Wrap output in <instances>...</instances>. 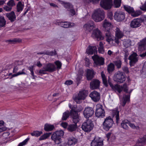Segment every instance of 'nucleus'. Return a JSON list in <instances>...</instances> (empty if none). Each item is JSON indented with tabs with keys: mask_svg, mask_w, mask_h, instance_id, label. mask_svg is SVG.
<instances>
[{
	"mask_svg": "<svg viewBox=\"0 0 146 146\" xmlns=\"http://www.w3.org/2000/svg\"><path fill=\"white\" fill-rule=\"evenodd\" d=\"M103 27L105 29V35L106 41L109 43L113 40V36L110 33L112 25L111 23L105 19L103 22Z\"/></svg>",
	"mask_w": 146,
	"mask_h": 146,
	"instance_id": "1",
	"label": "nucleus"
},
{
	"mask_svg": "<svg viewBox=\"0 0 146 146\" xmlns=\"http://www.w3.org/2000/svg\"><path fill=\"white\" fill-rule=\"evenodd\" d=\"M126 78V75L123 72L118 71L114 74L113 80L117 83L121 84L125 81Z\"/></svg>",
	"mask_w": 146,
	"mask_h": 146,
	"instance_id": "2",
	"label": "nucleus"
},
{
	"mask_svg": "<svg viewBox=\"0 0 146 146\" xmlns=\"http://www.w3.org/2000/svg\"><path fill=\"white\" fill-rule=\"evenodd\" d=\"M114 124L113 119L110 116L105 119L102 124L103 129L105 131H108L112 127Z\"/></svg>",
	"mask_w": 146,
	"mask_h": 146,
	"instance_id": "3",
	"label": "nucleus"
},
{
	"mask_svg": "<svg viewBox=\"0 0 146 146\" xmlns=\"http://www.w3.org/2000/svg\"><path fill=\"white\" fill-rule=\"evenodd\" d=\"M64 134V132L62 130L57 131L54 132L52 135L51 138L55 144H59L61 142V137Z\"/></svg>",
	"mask_w": 146,
	"mask_h": 146,
	"instance_id": "4",
	"label": "nucleus"
},
{
	"mask_svg": "<svg viewBox=\"0 0 146 146\" xmlns=\"http://www.w3.org/2000/svg\"><path fill=\"white\" fill-rule=\"evenodd\" d=\"M104 13L103 10L100 9L95 10L92 15L93 19L96 22L101 21L104 18Z\"/></svg>",
	"mask_w": 146,
	"mask_h": 146,
	"instance_id": "5",
	"label": "nucleus"
},
{
	"mask_svg": "<svg viewBox=\"0 0 146 146\" xmlns=\"http://www.w3.org/2000/svg\"><path fill=\"white\" fill-rule=\"evenodd\" d=\"M94 127L93 121L91 119H88L83 123L81 128L85 132H89L92 130Z\"/></svg>",
	"mask_w": 146,
	"mask_h": 146,
	"instance_id": "6",
	"label": "nucleus"
},
{
	"mask_svg": "<svg viewBox=\"0 0 146 146\" xmlns=\"http://www.w3.org/2000/svg\"><path fill=\"white\" fill-rule=\"evenodd\" d=\"M88 91L83 90L79 92L78 95L74 97L73 100L77 103L80 104L81 100H84L88 96Z\"/></svg>",
	"mask_w": 146,
	"mask_h": 146,
	"instance_id": "7",
	"label": "nucleus"
},
{
	"mask_svg": "<svg viewBox=\"0 0 146 146\" xmlns=\"http://www.w3.org/2000/svg\"><path fill=\"white\" fill-rule=\"evenodd\" d=\"M92 58L94 61V63L97 66L103 65L104 64V59L102 57L94 55L92 56Z\"/></svg>",
	"mask_w": 146,
	"mask_h": 146,
	"instance_id": "8",
	"label": "nucleus"
},
{
	"mask_svg": "<svg viewBox=\"0 0 146 146\" xmlns=\"http://www.w3.org/2000/svg\"><path fill=\"white\" fill-rule=\"evenodd\" d=\"M91 36L93 38L96 39L98 41L103 40L104 39L101 32L98 28L94 30Z\"/></svg>",
	"mask_w": 146,
	"mask_h": 146,
	"instance_id": "9",
	"label": "nucleus"
},
{
	"mask_svg": "<svg viewBox=\"0 0 146 146\" xmlns=\"http://www.w3.org/2000/svg\"><path fill=\"white\" fill-rule=\"evenodd\" d=\"M95 27L94 22L90 21L84 25L83 28L86 32L88 33L92 31Z\"/></svg>",
	"mask_w": 146,
	"mask_h": 146,
	"instance_id": "10",
	"label": "nucleus"
},
{
	"mask_svg": "<svg viewBox=\"0 0 146 146\" xmlns=\"http://www.w3.org/2000/svg\"><path fill=\"white\" fill-rule=\"evenodd\" d=\"M112 3V0H102L100 5L101 7L106 9L111 8Z\"/></svg>",
	"mask_w": 146,
	"mask_h": 146,
	"instance_id": "11",
	"label": "nucleus"
},
{
	"mask_svg": "<svg viewBox=\"0 0 146 146\" xmlns=\"http://www.w3.org/2000/svg\"><path fill=\"white\" fill-rule=\"evenodd\" d=\"M94 111L92 108L89 107H86L83 112L84 117L87 118L91 117L94 114Z\"/></svg>",
	"mask_w": 146,
	"mask_h": 146,
	"instance_id": "12",
	"label": "nucleus"
},
{
	"mask_svg": "<svg viewBox=\"0 0 146 146\" xmlns=\"http://www.w3.org/2000/svg\"><path fill=\"white\" fill-rule=\"evenodd\" d=\"M100 82L97 79H94L90 82V88L92 90H96L100 88Z\"/></svg>",
	"mask_w": 146,
	"mask_h": 146,
	"instance_id": "13",
	"label": "nucleus"
},
{
	"mask_svg": "<svg viewBox=\"0 0 146 146\" xmlns=\"http://www.w3.org/2000/svg\"><path fill=\"white\" fill-rule=\"evenodd\" d=\"M125 15L124 13L122 11H117L115 13L114 18L117 21H121L125 19Z\"/></svg>",
	"mask_w": 146,
	"mask_h": 146,
	"instance_id": "14",
	"label": "nucleus"
},
{
	"mask_svg": "<svg viewBox=\"0 0 146 146\" xmlns=\"http://www.w3.org/2000/svg\"><path fill=\"white\" fill-rule=\"evenodd\" d=\"M142 21L140 18L134 19L131 22L130 27L133 28H136L140 27L141 25Z\"/></svg>",
	"mask_w": 146,
	"mask_h": 146,
	"instance_id": "15",
	"label": "nucleus"
},
{
	"mask_svg": "<svg viewBox=\"0 0 146 146\" xmlns=\"http://www.w3.org/2000/svg\"><path fill=\"white\" fill-rule=\"evenodd\" d=\"M108 83L112 89L116 92L119 95L122 91V88L121 86L118 84H116L114 85L109 81H108Z\"/></svg>",
	"mask_w": 146,
	"mask_h": 146,
	"instance_id": "16",
	"label": "nucleus"
},
{
	"mask_svg": "<svg viewBox=\"0 0 146 146\" xmlns=\"http://www.w3.org/2000/svg\"><path fill=\"white\" fill-rule=\"evenodd\" d=\"M89 96L95 102H97L100 99V93L94 90L92 92L89 94Z\"/></svg>",
	"mask_w": 146,
	"mask_h": 146,
	"instance_id": "17",
	"label": "nucleus"
},
{
	"mask_svg": "<svg viewBox=\"0 0 146 146\" xmlns=\"http://www.w3.org/2000/svg\"><path fill=\"white\" fill-rule=\"evenodd\" d=\"M43 69H45V71L49 72H52L56 70V68L55 65L52 63L46 64Z\"/></svg>",
	"mask_w": 146,
	"mask_h": 146,
	"instance_id": "18",
	"label": "nucleus"
},
{
	"mask_svg": "<svg viewBox=\"0 0 146 146\" xmlns=\"http://www.w3.org/2000/svg\"><path fill=\"white\" fill-rule=\"evenodd\" d=\"M137 55L136 53L134 52L129 57V59L130 60L129 64L131 66L134 65V64L137 61Z\"/></svg>",
	"mask_w": 146,
	"mask_h": 146,
	"instance_id": "19",
	"label": "nucleus"
},
{
	"mask_svg": "<svg viewBox=\"0 0 146 146\" xmlns=\"http://www.w3.org/2000/svg\"><path fill=\"white\" fill-rule=\"evenodd\" d=\"M95 115L98 117L102 118L105 116V111L101 107L97 108L95 112Z\"/></svg>",
	"mask_w": 146,
	"mask_h": 146,
	"instance_id": "20",
	"label": "nucleus"
},
{
	"mask_svg": "<svg viewBox=\"0 0 146 146\" xmlns=\"http://www.w3.org/2000/svg\"><path fill=\"white\" fill-rule=\"evenodd\" d=\"M146 49V37L138 43V50L141 51Z\"/></svg>",
	"mask_w": 146,
	"mask_h": 146,
	"instance_id": "21",
	"label": "nucleus"
},
{
	"mask_svg": "<svg viewBox=\"0 0 146 146\" xmlns=\"http://www.w3.org/2000/svg\"><path fill=\"white\" fill-rule=\"evenodd\" d=\"M146 49V37L138 43V50L141 51Z\"/></svg>",
	"mask_w": 146,
	"mask_h": 146,
	"instance_id": "22",
	"label": "nucleus"
},
{
	"mask_svg": "<svg viewBox=\"0 0 146 146\" xmlns=\"http://www.w3.org/2000/svg\"><path fill=\"white\" fill-rule=\"evenodd\" d=\"M103 139L101 137H98L94 142H91V146H103Z\"/></svg>",
	"mask_w": 146,
	"mask_h": 146,
	"instance_id": "23",
	"label": "nucleus"
},
{
	"mask_svg": "<svg viewBox=\"0 0 146 146\" xmlns=\"http://www.w3.org/2000/svg\"><path fill=\"white\" fill-rule=\"evenodd\" d=\"M146 144V135L138 140L134 146H142Z\"/></svg>",
	"mask_w": 146,
	"mask_h": 146,
	"instance_id": "24",
	"label": "nucleus"
},
{
	"mask_svg": "<svg viewBox=\"0 0 146 146\" xmlns=\"http://www.w3.org/2000/svg\"><path fill=\"white\" fill-rule=\"evenodd\" d=\"M112 115L113 117L115 116L116 120V123L117 124L119 120V111L118 110L117 107L112 110Z\"/></svg>",
	"mask_w": 146,
	"mask_h": 146,
	"instance_id": "25",
	"label": "nucleus"
},
{
	"mask_svg": "<svg viewBox=\"0 0 146 146\" xmlns=\"http://www.w3.org/2000/svg\"><path fill=\"white\" fill-rule=\"evenodd\" d=\"M95 73L94 71L93 70L88 69L87 70L86 77L88 80H92L94 77Z\"/></svg>",
	"mask_w": 146,
	"mask_h": 146,
	"instance_id": "26",
	"label": "nucleus"
},
{
	"mask_svg": "<svg viewBox=\"0 0 146 146\" xmlns=\"http://www.w3.org/2000/svg\"><path fill=\"white\" fill-rule=\"evenodd\" d=\"M6 16L11 22L15 21L16 19V17L15 13L12 11L10 13L6 14Z\"/></svg>",
	"mask_w": 146,
	"mask_h": 146,
	"instance_id": "27",
	"label": "nucleus"
},
{
	"mask_svg": "<svg viewBox=\"0 0 146 146\" xmlns=\"http://www.w3.org/2000/svg\"><path fill=\"white\" fill-rule=\"evenodd\" d=\"M57 23L59 25L64 28L71 27L72 26L71 24H73L72 23H70L67 22H58Z\"/></svg>",
	"mask_w": 146,
	"mask_h": 146,
	"instance_id": "28",
	"label": "nucleus"
},
{
	"mask_svg": "<svg viewBox=\"0 0 146 146\" xmlns=\"http://www.w3.org/2000/svg\"><path fill=\"white\" fill-rule=\"evenodd\" d=\"M88 48L89 49H88L86 50V52L88 54H92L97 53V48L96 46H89Z\"/></svg>",
	"mask_w": 146,
	"mask_h": 146,
	"instance_id": "29",
	"label": "nucleus"
},
{
	"mask_svg": "<svg viewBox=\"0 0 146 146\" xmlns=\"http://www.w3.org/2000/svg\"><path fill=\"white\" fill-rule=\"evenodd\" d=\"M70 115L72 118L73 123L77 124L80 120L79 116L78 113L71 114Z\"/></svg>",
	"mask_w": 146,
	"mask_h": 146,
	"instance_id": "30",
	"label": "nucleus"
},
{
	"mask_svg": "<svg viewBox=\"0 0 146 146\" xmlns=\"http://www.w3.org/2000/svg\"><path fill=\"white\" fill-rule=\"evenodd\" d=\"M115 34L116 37L117 39H120L122 38L124 36L123 33L120 29L117 27L115 31Z\"/></svg>",
	"mask_w": 146,
	"mask_h": 146,
	"instance_id": "31",
	"label": "nucleus"
},
{
	"mask_svg": "<svg viewBox=\"0 0 146 146\" xmlns=\"http://www.w3.org/2000/svg\"><path fill=\"white\" fill-rule=\"evenodd\" d=\"M123 101L121 103V105L123 107L125 106L127 102L130 101L129 95H126L124 94L123 95Z\"/></svg>",
	"mask_w": 146,
	"mask_h": 146,
	"instance_id": "32",
	"label": "nucleus"
},
{
	"mask_svg": "<svg viewBox=\"0 0 146 146\" xmlns=\"http://www.w3.org/2000/svg\"><path fill=\"white\" fill-rule=\"evenodd\" d=\"M77 128V124L75 123L70 124L68 126L67 128L68 131L72 132L75 131Z\"/></svg>",
	"mask_w": 146,
	"mask_h": 146,
	"instance_id": "33",
	"label": "nucleus"
},
{
	"mask_svg": "<svg viewBox=\"0 0 146 146\" xmlns=\"http://www.w3.org/2000/svg\"><path fill=\"white\" fill-rule=\"evenodd\" d=\"M129 122L127 120H123L121 123V126L123 129L127 130L128 129V125H129Z\"/></svg>",
	"mask_w": 146,
	"mask_h": 146,
	"instance_id": "34",
	"label": "nucleus"
},
{
	"mask_svg": "<svg viewBox=\"0 0 146 146\" xmlns=\"http://www.w3.org/2000/svg\"><path fill=\"white\" fill-rule=\"evenodd\" d=\"M115 70L114 65L111 63L108 66L107 70L109 74H111Z\"/></svg>",
	"mask_w": 146,
	"mask_h": 146,
	"instance_id": "35",
	"label": "nucleus"
},
{
	"mask_svg": "<svg viewBox=\"0 0 146 146\" xmlns=\"http://www.w3.org/2000/svg\"><path fill=\"white\" fill-rule=\"evenodd\" d=\"M54 126L48 124H46L44 125V130L46 131H51L54 128Z\"/></svg>",
	"mask_w": 146,
	"mask_h": 146,
	"instance_id": "36",
	"label": "nucleus"
},
{
	"mask_svg": "<svg viewBox=\"0 0 146 146\" xmlns=\"http://www.w3.org/2000/svg\"><path fill=\"white\" fill-rule=\"evenodd\" d=\"M114 66H115L117 68L119 69L121 68L122 64V61L121 60L118 59L113 62Z\"/></svg>",
	"mask_w": 146,
	"mask_h": 146,
	"instance_id": "37",
	"label": "nucleus"
},
{
	"mask_svg": "<svg viewBox=\"0 0 146 146\" xmlns=\"http://www.w3.org/2000/svg\"><path fill=\"white\" fill-rule=\"evenodd\" d=\"M101 76L102 78V82L104 85L106 87L108 86V81L106 77L103 72H101Z\"/></svg>",
	"mask_w": 146,
	"mask_h": 146,
	"instance_id": "38",
	"label": "nucleus"
},
{
	"mask_svg": "<svg viewBox=\"0 0 146 146\" xmlns=\"http://www.w3.org/2000/svg\"><path fill=\"white\" fill-rule=\"evenodd\" d=\"M123 7L125 11L131 14L134 11L133 8L128 5H124Z\"/></svg>",
	"mask_w": 146,
	"mask_h": 146,
	"instance_id": "39",
	"label": "nucleus"
},
{
	"mask_svg": "<svg viewBox=\"0 0 146 146\" xmlns=\"http://www.w3.org/2000/svg\"><path fill=\"white\" fill-rule=\"evenodd\" d=\"M77 140L76 138L73 137L70 138L68 139V143L70 145H74L76 142Z\"/></svg>",
	"mask_w": 146,
	"mask_h": 146,
	"instance_id": "40",
	"label": "nucleus"
},
{
	"mask_svg": "<svg viewBox=\"0 0 146 146\" xmlns=\"http://www.w3.org/2000/svg\"><path fill=\"white\" fill-rule=\"evenodd\" d=\"M22 41L21 39L18 38H14L12 40H9L7 41V42L11 43L12 44H15L17 43H19Z\"/></svg>",
	"mask_w": 146,
	"mask_h": 146,
	"instance_id": "41",
	"label": "nucleus"
},
{
	"mask_svg": "<svg viewBox=\"0 0 146 146\" xmlns=\"http://www.w3.org/2000/svg\"><path fill=\"white\" fill-rule=\"evenodd\" d=\"M6 21L4 17L2 16H0V27H4L6 24Z\"/></svg>",
	"mask_w": 146,
	"mask_h": 146,
	"instance_id": "42",
	"label": "nucleus"
},
{
	"mask_svg": "<svg viewBox=\"0 0 146 146\" xmlns=\"http://www.w3.org/2000/svg\"><path fill=\"white\" fill-rule=\"evenodd\" d=\"M70 115V112L68 111L64 112L63 113L62 119L63 120H66L69 117Z\"/></svg>",
	"mask_w": 146,
	"mask_h": 146,
	"instance_id": "43",
	"label": "nucleus"
},
{
	"mask_svg": "<svg viewBox=\"0 0 146 146\" xmlns=\"http://www.w3.org/2000/svg\"><path fill=\"white\" fill-rule=\"evenodd\" d=\"M24 5L22 4L21 1H19L17 5V11L19 12L22 11L23 9Z\"/></svg>",
	"mask_w": 146,
	"mask_h": 146,
	"instance_id": "44",
	"label": "nucleus"
},
{
	"mask_svg": "<svg viewBox=\"0 0 146 146\" xmlns=\"http://www.w3.org/2000/svg\"><path fill=\"white\" fill-rule=\"evenodd\" d=\"M51 133H46L41 136L39 138V140H42L46 139L51 135Z\"/></svg>",
	"mask_w": 146,
	"mask_h": 146,
	"instance_id": "45",
	"label": "nucleus"
},
{
	"mask_svg": "<svg viewBox=\"0 0 146 146\" xmlns=\"http://www.w3.org/2000/svg\"><path fill=\"white\" fill-rule=\"evenodd\" d=\"M123 44L125 48H127L131 45V40L129 39L125 40L123 41Z\"/></svg>",
	"mask_w": 146,
	"mask_h": 146,
	"instance_id": "46",
	"label": "nucleus"
},
{
	"mask_svg": "<svg viewBox=\"0 0 146 146\" xmlns=\"http://www.w3.org/2000/svg\"><path fill=\"white\" fill-rule=\"evenodd\" d=\"M100 47L98 48V50L99 53L103 54L104 53L103 44L102 42H100L99 43Z\"/></svg>",
	"mask_w": 146,
	"mask_h": 146,
	"instance_id": "47",
	"label": "nucleus"
},
{
	"mask_svg": "<svg viewBox=\"0 0 146 146\" xmlns=\"http://www.w3.org/2000/svg\"><path fill=\"white\" fill-rule=\"evenodd\" d=\"M42 133V132L41 131H34L32 133H31V134L32 136L38 137Z\"/></svg>",
	"mask_w": 146,
	"mask_h": 146,
	"instance_id": "48",
	"label": "nucleus"
},
{
	"mask_svg": "<svg viewBox=\"0 0 146 146\" xmlns=\"http://www.w3.org/2000/svg\"><path fill=\"white\" fill-rule=\"evenodd\" d=\"M98 137H96V135L94 133H92L88 137V139L91 142H94Z\"/></svg>",
	"mask_w": 146,
	"mask_h": 146,
	"instance_id": "49",
	"label": "nucleus"
},
{
	"mask_svg": "<svg viewBox=\"0 0 146 146\" xmlns=\"http://www.w3.org/2000/svg\"><path fill=\"white\" fill-rule=\"evenodd\" d=\"M121 0H114V6L115 7L118 8L121 5Z\"/></svg>",
	"mask_w": 146,
	"mask_h": 146,
	"instance_id": "50",
	"label": "nucleus"
},
{
	"mask_svg": "<svg viewBox=\"0 0 146 146\" xmlns=\"http://www.w3.org/2000/svg\"><path fill=\"white\" fill-rule=\"evenodd\" d=\"M64 6V7L67 9L68 10H69L70 8H73V6L72 4L69 3H63Z\"/></svg>",
	"mask_w": 146,
	"mask_h": 146,
	"instance_id": "51",
	"label": "nucleus"
},
{
	"mask_svg": "<svg viewBox=\"0 0 146 146\" xmlns=\"http://www.w3.org/2000/svg\"><path fill=\"white\" fill-rule=\"evenodd\" d=\"M141 11L140 10L137 11H135L134 10V11H133L131 13V15L133 17H136L141 15Z\"/></svg>",
	"mask_w": 146,
	"mask_h": 146,
	"instance_id": "52",
	"label": "nucleus"
},
{
	"mask_svg": "<svg viewBox=\"0 0 146 146\" xmlns=\"http://www.w3.org/2000/svg\"><path fill=\"white\" fill-rule=\"evenodd\" d=\"M76 109V106H73L72 107V108L71 109V110H70V114H74L76 113H77V111Z\"/></svg>",
	"mask_w": 146,
	"mask_h": 146,
	"instance_id": "53",
	"label": "nucleus"
},
{
	"mask_svg": "<svg viewBox=\"0 0 146 146\" xmlns=\"http://www.w3.org/2000/svg\"><path fill=\"white\" fill-rule=\"evenodd\" d=\"M57 54L55 50L54 51H51L50 52L46 51L45 53V54H46L51 56L55 55Z\"/></svg>",
	"mask_w": 146,
	"mask_h": 146,
	"instance_id": "54",
	"label": "nucleus"
},
{
	"mask_svg": "<svg viewBox=\"0 0 146 146\" xmlns=\"http://www.w3.org/2000/svg\"><path fill=\"white\" fill-rule=\"evenodd\" d=\"M122 88V91L123 90L125 93H128V88L126 83L124 84L123 86H121Z\"/></svg>",
	"mask_w": 146,
	"mask_h": 146,
	"instance_id": "55",
	"label": "nucleus"
},
{
	"mask_svg": "<svg viewBox=\"0 0 146 146\" xmlns=\"http://www.w3.org/2000/svg\"><path fill=\"white\" fill-rule=\"evenodd\" d=\"M54 63L57 66L56 69L58 70H59L61 68L62 64L61 62L59 61V60H57Z\"/></svg>",
	"mask_w": 146,
	"mask_h": 146,
	"instance_id": "56",
	"label": "nucleus"
},
{
	"mask_svg": "<svg viewBox=\"0 0 146 146\" xmlns=\"http://www.w3.org/2000/svg\"><path fill=\"white\" fill-rule=\"evenodd\" d=\"M7 5L9 7H12L15 5L14 0H10L7 3Z\"/></svg>",
	"mask_w": 146,
	"mask_h": 146,
	"instance_id": "57",
	"label": "nucleus"
},
{
	"mask_svg": "<svg viewBox=\"0 0 146 146\" xmlns=\"http://www.w3.org/2000/svg\"><path fill=\"white\" fill-rule=\"evenodd\" d=\"M83 73H81L80 74H78L77 75L76 78L77 81V84L78 85V84H79L80 81L81 80L82 78V76H83Z\"/></svg>",
	"mask_w": 146,
	"mask_h": 146,
	"instance_id": "58",
	"label": "nucleus"
},
{
	"mask_svg": "<svg viewBox=\"0 0 146 146\" xmlns=\"http://www.w3.org/2000/svg\"><path fill=\"white\" fill-rule=\"evenodd\" d=\"M122 70L124 74L125 73L128 74L129 73V70L128 68L126 66H123L122 68Z\"/></svg>",
	"mask_w": 146,
	"mask_h": 146,
	"instance_id": "59",
	"label": "nucleus"
},
{
	"mask_svg": "<svg viewBox=\"0 0 146 146\" xmlns=\"http://www.w3.org/2000/svg\"><path fill=\"white\" fill-rule=\"evenodd\" d=\"M26 73L24 72L20 71L15 74H14L12 75V77L17 76L20 75L26 74Z\"/></svg>",
	"mask_w": 146,
	"mask_h": 146,
	"instance_id": "60",
	"label": "nucleus"
},
{
	"mask_svg": "<svg viewBox=\"0 0 146 146\" xmlns=\"http://www.w3.org/2000/svg\"><path fill=\"white\" fill-rule=\"evenodd\" d=\"M29 139V138L26 139L22 142L20 143L18 145V146H23L24 145H25L27 143Z\"/></svg>",
	"mask_w": 146,
	"mask_h": 146,
	"instance_id": "61",
	"label": "nucleus"
},
{
	"mask_svg": "<svg viewBox=\"0 0 146 146\" xmlns=\"http://www.w3.org/2000/svg\"><path fill=\"white\" fill-rule=\"evenodd\" d=\"M140 9L144 11H146V1H145L144 3L140 7Z\"/></svg>",
	"mask_w": 146,
	"mask_h": 146,
	"instance_id": "62",
	"label": "nucleus"
},
{
	"mask_svg": "<svg viewBox=\"0 0 146 146\" xmlns=\"http://www.w3.org/2000/svg\"><path fill=\"white\" fill-rule=\"evenodd\" d=\"M140 18V20H141L142 21V23L143 22L145 25H146V16H142V17Z\"/></svg>",
	"mask_w": 146,
	"mask_h": 146,
	"instance_id": "63",
	"label": "nucleus"
},
{
	"mask_svg": "<svg viewBox=\"0 0 146 146\" xmlns=\"http://www.w3.org/2000/svg\"><path fill=\"white\" fill-rule=\"evenodd\" d=\"M45 72H46L45 71V69H43V70H40L38 72V75H42V74H46L47 73Z\"/></svg>",
	"mask_w": 146,
	"mask_h": 146,
	"instance_id": "64",
	"label": "nucleus"
}]
</instances>
